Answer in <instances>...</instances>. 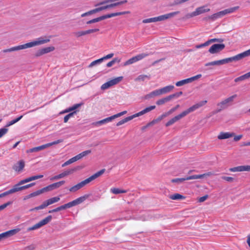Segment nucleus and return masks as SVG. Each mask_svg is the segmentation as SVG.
<instances>
[{
    "label": "nucleus",
    "instance_id": "nucleus-1",
    "mask_svg": "<svg viewBox=\"0 0 250 250\" xmlns=\"http://www.w3.org/2000/svg\"><path fill=\"white\" fill-rule=\"evenodd\" d=\"M51 36L48 37H41L37 39L36 41H34L31 42H27L24 44L18 45L17 46L12 47L9 49L3 50L2 51L3 53L10 52L12 51H18L21 49H24L27 48L32 47L35 46L43 44L48 42L50 41Z\"/></svg>",
    "mask_w": 250,
    "mask_h": 250
},
{
    "label": "nucleus",
    "instance_id": "nucleus-2",
    "mask_svg": "<svg viewBox=\"0 0 250 250\" xmlns=\"http://www.w3.org/2000/svg\"><path fill=\"white\" fill-rule=\"evenodd\" d=\"M207 103V101H202L199 103L196 104L191 106L187 110L184 111L180 114L175 116L168 121L165 125L167 127L174 124L175 122H177L182 118L187 116L188 114L193 112L195 110L198 109L199 107L203 106Z\"/></svg>",
    "mask_w": 250,
    "mask_h": 250
},
{
    "label": "nucleus",
    "instance_id": "nucleus-3",
    "mask_svg": "<svg viewBox=\"0 0 250 250\" xmlns=\"http://www.w3.org/2000/svg\"><path fill=\"white\" fill-rule=\"evenodd\" d=\"M239 8L238 6H235L233 7H231L228 9H225L223 11H221L217 13H216L212 15L208 16V17H205L203 19L204 21H208V20H210L211 21H214L217 19L222 18L224 16L234 12Z\"/></svg>",
    "mask_w": 250,
    "mask_h": 250
},
{
    "label": "nucleus",
    "instance_id": "nucleus-4",
    "mask_svg": "<svg viewBox=\"0 0 250 250\" xmlns=\"http://www.w3.org/2000/svg\"><path fill=\"white\" fill-rule=\"evenodd\" d=\"M179 11H175L167 14L161 15L158 17L146 19L143 20V23H146L164 21L179 14Z\"/></svg>",
    "mask_w": 250,
    "mask_h": 250
},
{
    "label": "nucleus",
    "instance_id": "nucleus-5",
    "mask_svg": "<svg viewBox=\"0 0 250 250\" xmlns=\"http://www.w3.org/2000/svg\"><path fill=\"white\" fill-rule=\"evenodd\" d=\"M209 11L210 9L207 8V6L204 5L200 6L197 8L195 11L186 14L183 19H189L193 17L199 15L201 14L209 12Z\"/></svg>",
    "mask_w": 250,
    "mask_h": 250
},
{
    "label": "nucleus",
    "instance_id": "nucleus-6",
    "mask_svg": "<svg viewBox=\"0 0 250 250\" xmlns=\"http://www.w3.org/2000/svg\"><path fill=\"white\" fill-rule=\"evenodd\" d=\"M237 97L236 94H234L226 99L222 101L221 102L217 104V106L220 107V109H218L215 113H218L221 111L222 109L227 108L229 104L232 103L234 99Z\"/></svg>",
    "mask_w": 250,
    "mask_h": 250
},
{
    "label": "nucleus",
    "instance_id": "nucleus-7",
    "mask_svg": "<svg viewBox=\"0 0 250 250\" xmlns=\"http://www.w3.org/2000/svg\"><path fill=\"white\" fill-rule=\"evenodd\" d=\"M123 79V77H118L114 79H112L104 83L101 87L102 90H105L109 88L111 86L115 85L120 82Z\"/></svg>",
    "mask_w": 250,
    "mask_h": 250
},
{
    "label": "nucleus",
    "instance_id": "nucleus-8",
    "mask_svg": "<svg viewBox=\"0 0 250 250\" xmlns=\"http://www.w3.org/2000/svg\"><path fill=\"white\" fill-rule=\"evenodd\" d=\"M80 167H74L73 168L69 169L67 170L64 171V172L56 175L54 177H51L50 179L51 181H55L58 180L61 178H62L66 176H67L70 174H72L74 171H76L77 170L80 169Z\"/></svg>",
    "mask_w": 250,
    "mask_h": 250
},
{
    "label": "nucleus",
    "instance_id": "nucleus-9",
    "mask_svg": "<svg viewBox=\"0 0 250 250\" xmlns=\"http://www.w3.org/2000/svg\"><path fill=\"white\" fill-rule=\"evenodd\" d=\"M148 55L149 54L147 53H142L137 55V56L133 57L132 58L129 59L127 61H126L124 63V65L125 66L136 62L148 56Z\"/></svg>",
    "mask_w": 250,
    "mask_h": 250
},
{
    "label": "nucleus",
    "instance_id": "nucleus-10",
    "mask_svg": "<svg viewBox=\"0 0 250 250\" xmlns=\"http://www.w3.org/2000/svg\"><path fill=\"white\" fill-rule=\"evenodd\" d=\"M225 45L223 43L214 44L209 49L208 52L211 54H216L223 50Z\"/></svg>",
    "mask_w": 250,
    "mask_h": 250
},
{
    "label": "nucleus",
    "instance_id": "nucleus-11",
    "mask_svg": "<svg viewBox=\"0 0 250 250\" xmlns=\"http://www.w3.org/2000/svg\"><path fill=\"white\" fill-rule=\"evenodd\" d=\"M65 183L64 181H61L57 183L51 184L46 187L43 188L45 192L52 190L60 188Z\"/></svg>",
    "mask_w": 250,
    "mask_h": 250
},
{
    "label": "nucleus",
    "instance_id": "nucleus-12",
    "mask_svg": "<svg viewBox=\"0 0 250 250\" xmlns=\"http://www.w3.org/2000/svg\"><path fill=\"white\" fill-rule=\"evenodd\" d=\"M89 196L90 194H85L83 196L79 197L76 199L69 202L71 207H72L83 203L84 201L87 199Z\"/></svg>",
    "mask_w": 250,
    "mask_h": 250
},
{
    "label": "nucleus",
    "instance_id": "nucleus-13",
    "mask_svg": "<svg viewBox=\"0 0 250 250\" xmlns=\"http://www.w3.org/2000/svg\"><path fill=\"white\" fill-rule=\"evenodd\" d=\"M100 30L99 28H94L91 29H88L85 31H78L74 33L75 35L77 37H80L82 36H84L87 34L93 33L94 32H98Z\"/></svg>",
    "mask_w": 250,
    "mask_h": 250
},
{
    "label": "nucleus",
    "instance_id": "nucleus-14",
    "mask_svg": "<svg viewBox=\"0 0 250 250\" xmlns=\"http://www.w3.org/2000/svg\"><path fill=\"white\" fill-rule=\"evenodd\" d=\"M20 230V229H15L3 232L1 234L3 238H7L15 235L18 232H19Z\"/></svg>",
    "mask_w": 250,
    "mask_h": 250
},
{
    "label": "nucleus",
    "instance_id": "nucleus-15",
    "mask_svg": "<svg viewBox=\"0 0 250 250\" xmlns=\"http://www.w3.org/2000/svg\"><path fill=\"white\" fill-rule=\"evenodd\" d=\"M43 177V175H34L32 176L31 177H28L27 178H25L24 179L21 180L20 181L21 184H25L26 183L31 182L33 180H36L40 178H42Z\"/></svg>",
    "mask_w": 250,
    "mask_h": 250
},
{
    "label": "nucleus",
    "instance_id": "nucleus-16",
    "mask_svg": "<svg viewBox=\"0 0 250 250\" xmlns=\"http://www.w3.org/2000/svg\"><path fill=\"white\" fill-rule=\"evenodd\" d=\"M156 108L155 105H151L149 107H147L143 110L141 111L140 112L137 113L136 114H134V115L135 116V118L137 117H139L140 116L143 115L146 113H148L151 110L154 109Z\"/></svg>",
    "mask_w": 250,
    "mask_h": 250
},
{
    "label": "nucleus",
    "instance_id": "nucleus-17",
    "mask_svg": "<svg viewBox=\"0 0 250 250\" xmlns=\"http://www.w3.org/2000/svg\"><path fill=\"white\" fill-rule=\"evenodd\" d=\"M113 120V117L111 116L110 117H107V118L103 119L102 120H100V121H97L96 122H94L92 124V125H95V126H100L102 125L106 124L108 122H110L112 121Z\"/></svg>",
    "mask_w": 250,
    "mask_h": 250
},
{
    "label": "nucleus",
    "instance_id": "nucleus-18",
    "mask_svg": "<svg viewBox=\"0 0 250 250\" xmlns=\"http://www.w3.org/2000/svg\"><path fill=\"white\" fill-rule=\"evenodd\" d=\"M24 166V162L23 160H21L13 166V169L16 171L20 172L23 169Z\"/></svg>",
    "mask_w": 250,
    "mask_h": 250
},
{
    "label": "nucleus",
    "instance_id": "nucleus-19",
    "mask_svg": "<svg viewBox=\"0 0 250 250\" xmlns=\"http://www.w3.org/2000/svg\"><path fill=\"white\" fill-rule=\"evenodd\" d=\"M234 135L235 133L233 132H221L218 136V139L219 140L226 139L234 136Z\"/></svg>",
    "mask_w": 250,
    "mask_h": 250
},
{
    "label": "nucleus",
    "instance_id": "nucleus-20",
    "mask_svg": "<svg viewBox=\"0 0 250 250\" xmlns=\"http://www.w3.org/2000/svg\"><path fill=\"white\" fill-rule=\"evenodd\" d=\"M197 177H194L193 175L187 176L185 178H175L171 180V182L172 183H181L186 180H189L194 179L195 178Z\"/></svg>",
    "mask_w": 250,
    "mask_h": 250
},
{
    "label": "nucleus",
    "instance_id": "nucleus-21",
    "mask_svg": "<svg viewBox=\"0 0 250 250\" xmlns=\"http://www.w3.org/2000/svg\"><path fill=\"white\" fill-rule=\"evenodd\" d=\"M250 56V49L235 56L236 62Z\"/></svg>",
    "mask_w": 250,
    "mask_h": 250
},
{
    "label": "nucleus",
    "instance_id": "nucleus-22",
    "mask_svg": "<svg viewBox=\"0 0 250 250\" xmlns=\"http://www.w3.org/2000/svg\"><path fill=\"white\" fill-rule=\"evenodd\" d=\"M135 118V116L133 115H131V116H128V117H127L125 118H124V119H122V120H121L120 121L118 122L117 124H116V125L117 126H119L121 125H122L124 124H125V123L132 120L133 118Z\"/></svg>",
    "mask_w": 250,
    "mask_h": 250
},
{
    "label": "nucleus",
    "instance_id": "nucleus-23",
    "mask_svg": "<svg viewBox=\"0 0 250 250\" xmlns=\"http://www.w3.org/2000/svg\"><path fill=\"white\" fill-rule=\"evenodd\" d=\"M174 87L173 85H170L166 86L165 87H164L160 89V91H161V94L162 95L165 94L169 92L174 88Z\"/></svg>",
    "mask_w": 250,
    "mask_h": 250
},
{
    "label": "nucleus",
    "instance_id": "nucleus-24",
    "mask_svg": "<svg viewBox=\"0 0 250 250\" xmlns=\"http://www.w3.org/2000/svg\"><path fill=\"white\" fill-rule=\"evenodd\" d=\"M23 184H21L20 181L17 184L15 185L12 188L10 189L11 193H13L22 190L21 186L20 187V186L22 185Z\"/></svg>",
    "mask_w": 250,
    "mask_h": 250
},
{
    "label": "nucleus",
    "instance_id": "nucleus-25",
    "mask_svg": "<svg viewBox=\"0 0 250 250\" xmlns=\"http://www.w3.org/2000/svg\"><path fill=\"white\" fill-rule=\"evenodd\" d=\"M110 192L114 194H118L120 193H125L127 192V190L121 189L118 188H110Z\"/></svg>",
    "mask_w": 250,
    "mask_h": 250
},
{
    "label": "nucleus",
    "instance_id": "nucleus-26",
    "mask_svg": "<svg viewBox=\"0 0 250 250\" xmlns=\"http://www.w3.org/2000/svg\"><path fill=\"white\" fill-rule=\"evenodd\" d=\"M127 2V0H124L121 1H118V2H117L115 3H111L110 4L106 5V7L107 9L113 8V7L123 4L124 3H125Z\"/></svg>",
    "mask_w": 250,
    "mask_h": 250
},
{
    "label": "nucleus",
    "instance_id": "nucleus-27",
    "mask_svg": "<svg viewBox=\"0 0 250 250\" xmlns=\"http://www.w3.org/2000/svg\"><path fill=\"white\" fill-rule=\"evenodd\" d=\"M150 75H140L136 78V81H144L145 80H150Z\"/></svg>",
    "mask_w": 250,
    "mask_h": 250
},
{
    "label": "nucleus",
    "instance_id": "nucleus-28",
    "mask_svg": "<svg viewBox=\"0 0 250 250\" xmlns=\"http://www.w3.org/2000/svg\"><path fill=\"white\" fill-rule=\"evenodd\" d=\"M170 199L172 200H182L185 199V197L179 193H175L173 195H171L169 196Z\"/></svg>",
    "mask_w": 250,
    "mask_h": 250
},
{
    "label": "nucleus",
    "instance_id": "nucleus-29",
    "mask_svg": "<svg viewBox=\"0 0 250 250\" xmlns=\"http://www.w3.org/2000/svg\"><path fill=\"white\" fill-rule=\"evenodd\" d=\"M183 94V92L182 91H180L178 92H176L175 93L171 94L168 96H167V98L168 99V101H170L173 99L174 98H177L179 97L181 95Z\"/></svg>",
    "mask_w": 250,
    "mask_h": 250
},
{
    "label": "nucleus",
    "instance_id": "nucleus-30",
    "mask_svg": "<svg viewBox=\"0 0 250 250\" xmlns=\"http://www.w3.org/2000/svg\"><path fill=\"white\" fill-rule=\"evenodd\" d=\"M52 219V217L51 215H48L44 219H42L41 221H40V223L41 224L42 226H43L44 225H45L47 224L48 223H49Z\"/></svg>",
    "mask_w": 250,
    "mask_h": 250
},
{
    "label": "nucleus",
    "instance_id": "nucleus-31",
    "mask_svg": "<svg viewBox=\"0 0 250 250\" xmlns=\"http://www.w3.org/2000/svg\"><path fill=\"white\" fill-rule=\"evenodd\" d=\"M60 200V198L59 197H54L47 200L46 201L48 203V205H50L58 202Z\"/></svg>",
    "mask_w": 250,
    "mask_h": 250
},
{
    "label": "nucleus",
    "instance_id": "nucleus-32",
    "mask_svg": "<svg viewBox=\"0 0 250 250\" xmlns=\"http://www.w3.org/2000/svg\"><path fill=\"white\" fill-rule=\"evenodd\" d=\"M105 171V169L104 168L92 175L91 177L93 178V180L101 176L104 173Z\"/></svg>",
    "mask_w": 250,
    "mask_h": 250
},
{
    "label": "nucleus",
    "instance_id": "nucleus-33",
    "mask_svg": "<svg viewBox=\"0 0 250 250\" xmlns=\"http://www.w3.org/2000/svg\"><path fill=\"white\" fill-rule=\"evenodd\" d=\"M189 83L188 79H184L176 83L175 85L177 86H181L185 84Z\"/></svg>",
    "mask_w": 250,
    "mask_h": 250
},
{
    "label": "nucleus",
    "instance_id": "nucleus-34",
    "mask_svg": "<svg viewBox=\"0 0 250 250\" xmlns=\"http://www.w3.org/2000/svg\"><path fill=\"white\" fill-rule=\"evenodd\" d=\"M45 192V191L44 190V188H42L41 189L38 190L35 192H33L31 193H30L31 197H35L36 196H38L41 194H42L43 193Z\"/></svg>",
    "mask_w": 250,
    "mask_h": 250
},
{
    "label": "nucleus",
    "instance_id": "nucleus-35",
    "mask_svg": "<svg viewBox=\"0 0 250 250\" xmlns=\"http://www.w3.org/2000/svg\"><path fill=\"white\" fill-rule=\"evenodd\" d=\"M168 102H169V101L168 100L167 97H166L162 98V99H159V100L157 101L156 104L158 105H162Z\"/></svg>",
    "mask_w": 250,
    "mask_h": 250
},
{
    "label": "nucleus",
    "instance_id": "nucleus-36",
    "mask_svg": "<svg viewBox=\"0 0 250 250\" xmlns=\"http://www.w3.org/2000/svg\"><path fill=\"white\" fill-rule=\"evenodd\" d=\"M76 114V111H74L71 113H69L64 117V123H67L68 120L72 117L74 114Z\"/></svg>",
    "mask_w": 250,
    "mask_h": 250
},
{
    "label": "nucleus",
    "instance_id": "nucleus-37",
    "mask_svg": "<svg viewBox=\"0 0 250 250\" xmlns=\"http://www.w3.org/2000/svg\"><path fill=\"white\" fill-rule=\"evenodd\" d=\"M247 79H249V77H248L247 73H246L245 74L242 75V76L235 79L234 81L235 82H238L240 81H242L245 80Z\"/></svg>",
    "mask_w": 250,
    "mask_h": 250
},
{
    "label": "nucleus",
    "instance_id": "nucleus-38",
    "mask_svg": "<svg viewBox=\"0 0 250 250\" xmlns=\"http://www.w3.org/2000/svg\"><path fill=\"white\" fill-rule=\"evenodd\" d=\"M71 208V205L70 204V203H68L67 204H64L62 206H61L59 207H58V211H61L62 210L65 209L66 208Z\"/></svg>",
    "mask_w": 250,
    "mask_h": 250
},
{
    "label": "nucleus",
    "instance_id": "nucleus-39",
    "mask_svg": "<svg viewBox=\"0 0 250 250\" xmlns=\"http://www.w3.org/2000/svg\"><path fill=\"white\" fill-rule=\"evenodd\" d=\"M42 50L43 51L44 54H45L54 51L55 50V47L54 46H49L47 47L42 48Z\"/></svg>",
    "mask_w": 250,
    "mask_h": 250
},
{
    "label": "nucleus",
    "instance_id": "nucleus-40",
    "mask_svg": "<svg viewBox=\"0 0 250 250\" xmlns=\"http://www.w3.org/2000/svg\"><path fill=\"white\" fill-rule=\"evenodd\" d=\"M42 227V226L41 224L39 222V223L33 225L32 227L29 228L28 229V230H33L38 229L41 228Z\"/></svg>",
    "mask_w": 250,
    "mask_h": 250
},
{
    "label": "nucleus",
    "instance_id": "nucleus-41",
    "mask_svg": "<svg viewBox=\"0 0 250 250\" xmlns=\"http://www.w3.org/2000/svg\"><path fill=\"white\" fill-rule=\"evenodd\" d=\"M130 13L129 11H124V12H116V13H113L110 14L111 17H113L117 16H120L125 15L126 14H129Z\"/></svg>",
    "mask_w": 250,
    "mask_h": 250
},
{
    "label": "nucleus",
    "instance_id": "nucleus-42",
    "mask_svg": "<svg viewBox=\"0 0 250 250\" xmlns=\"http://www.w3.org/2000/svg\"><path fill=\"white\" fill-rule=\"evenodd\" d=\"M103 61V59H99L92 62L88 66L89 67H92L93 66L102 62Z\"/></svg>",
    "mask_w": 250,
    "mask_h": 250
},
{
    "label": "nucleus",
    "instance_id": "nucleus-43",
    "mask_svg": "<svg viewBox=\"0 0 250 250\" xmlns=\"http://www.w3.org/2000/svg\"><path fill=\"white\" fill-rule=\"evenodd\" d=\"M211 175L210 172H208L206 173H204L203 174H199V175H194V177H197L196 178H195L194 179H202L204 178L206 176H209Z\"/></svg>",
    "mask_w": 250,
    "mask_h": 250
},
{
    "label": "nucleus",
    "instance_id": "nucleus-44",
    "mask_svg": "<svg viewBox=\"0 0 250 250\" xmlns=\"http://www.w3.org/2000/svg\"><path fill=\"white\" fill-rule=\"evenodd\" d=\"M80 189H81V188H80L79 184H77V185H76L73 186L72 187H71V188H70L69 190L70 192H74L77 191V190H78Z\"/></svg>",
    "mask_w": 250,
    "mask_h": 250
},
{
    "label": "nucleus",
    "instance_id": "nucleus-45",
    "mask_svg": "<svg viewBox=\"0 0 250 250\" xmlns=\"http://www.w3.org/2000/svg\"><path fill=\"white\" fill-rule=\"evenodd\" d=\"M101 21V19H100V17H98V18H95V19H93L92 20H91L90 21H87L86 23L87 24H92V23H95V22H99V21Z\"/></svg>",
    "mask_w": 250,
    "mask_h": 250
},
{
    "label": "nucleus",
    "instance_id": "nucleus-46",
    "mask_svg": "<svg viewBox=\"0 0 250 250\" xmlns=\"http://www.w3.org/2000/svg\"><path fill=\"white\" fill-rule=\"evenodd\" d=\"M179 106H180L179 104L176 105L175 107L170 109L168 111H167V112H166V114H167V116L170 115L173 112H174L176 110H177L179 107Z\"/></svg>",
    "mask_w": 250,
    "mask_h": 250
},
{
    "label": "nucleus",
    "instance_id": "nucleus-47",
    "mask_svg": "<svg viewBox=\"0 0 250 250\" xmlns=\"http://www.w3.org/2000/svg\"><path fill=\"white\" fill-rule=\"evenodd\" d=\"M168 116L167 115V114H166V113H164L163 114H162L161 116H159L157 118L155 119V121L156 122V123H158L159 122H160L161 120H162L164 118H165V117Z\"/></svg>",
    "mask_w": 250,
    "mask_h": 250
},
{
    "label": "nucleus",
    "instance_id": "nucleus-48",
    "mask_svg": "<svg viewBox=\"0 0 250 250\" xmlns=\"http://www.w3.org/2000/svg\"><path fill=\"white\" fill-rule=\"evenodd\" d=\"M229 171L231 172L242 171L241 166L230 168Z\"/></svg>",
    "mask_w": 250,
    "mask_h": 250
},
{
    "label": "nucleus",
    "instance_id": "nucleus-49",
    "mask_svg": "<svg viewBox=\"0 0 250 250\" xmlns=\"http://www.w3.org/2000/svg\"><path fill=\"white\" fill-rule=\"evenodd\" d=\"M8 129L7 128L3 127L0 129V138L3 136L4 134H5Z\"/></svg>",
    "mask_w": 250,
    "mask_h": 250
},
{
    "label": "nucleus",
    "instance_id": "nucleus-50",
    "mask_svg": "<svg viewBox=\"0 0 250 250\" xmlns=\"http://www.w3.org/2000/svg\"><path fill=\"white\" fill-rule=\"evenodd\" d=\"M83 104V103H81L79 104H75L73 105L72 107H70V110H72V111H73V110L76 109L77 108L80 107Z\"/></svg>",
    "mask_w": 250,
    "mask_h": 250
},
{
    "label": "nucleus",
    "instance_id": "nucleus-51",
    "mask_svg": "<svg viewBox=\"0 0 250 250\" xmlns=\"http://www.w3.org/2000/svg\"><path fill=\"white\" fill-rule=\"evenodd\" d=\"M44 54L43 53V51L42 48L38 50L35 54V56L36 57H40L42 55Z\"/></svg>",
    "mask_w": 250,
    "mask_h": 250
},
{
    "label": "nucleus",
    "instance_id": "nucleus-52",
    "mask_svg": "<svg viewBox=\"0 0 250 250\" xmlns=\"http://www.w3.org/2000/svg\"><path fill=\"white\" fill-rule=\"evenodd\" d=\"M222 179L229 182H232L234 180L233 177L227 176H222Z\"/></svg>",
    "mask_w": 250,
    "mask_h": 250
},
{
    "label": "nucleus",
    "instance_id": "nucleus-53",
    "mask_svg": "<svg viewBox=\"0 0 250 250\" xmlns=\"http://www.w3.org/2000/svg\"><path fill=\"white\" fill-rule=\"evenodd\" d=\"M35 184H36L35 183H32L27 184L26 185L21 186L22 189V190L26 189L27 188H29L30 187H32L35 186Z\"/></svg>",
    "mask_w": 250,
    "mask_h": 250
},
{
    "label": "nucleus",
    "instance_id": "nucleus-54",
    "mask_svg": "<svg viewBox=\"0 0 250 250\" xmlns=\"http://www.w3.org/2000/svg\"><path fill=\"white\" fill-rule=\"evenodd\" d=\"M219 65V62H218V60L207 63L205 64V66H209V65Z\"/></svg>",
    "mask_w": 250,
    "mask_h": 250
},
{
    "label": "nucleus",
    "instance_id": "nucleus-55",
    "mask_svg": "<svg viewBox=\"0 0 250 250\" xmlns=\"http://www.w3.org/2000/svg\"><path fill=\"white\" fill-rule=\"evenodd\" d=\"M72 158H71L70 159H69L68 161H66L65 163H64L62 165V167H64L68 165H70L73 163H74V161L73 160H72Z\"/></svg>",
    "mask_w": 250,
    "mask_h": 250
},
{
    "label": "nucleus",
    "instance_id": "nucleus-56",
    "mask_svg": "<svg viewBox=\"0 0 250 250\" xmlns=\"http://www.w3.org/2000/svg\"><path fill=\"white\" fill-rule=\"evenodd\" d=\"M62 142H63V140L62 139H59V140H58L57 141H54L53 142L49 143L48 144H49V146H51L59 144V143H62Z\"/></svg>",
    "mask_w": 250,
    "mask_h": 250
},
{
    "label": "nucleus",
    "instance_id": "nucleus-57",
    "mask_svg": "<svg viewBox=\"0 0 250 250\" xmlns=\"http://www.w3.org/2000/svg\"><path fill=\"white\" fill-rule=\"evenodd\" d=\"M152 92L154 97L158 96H160V95H162L160 89H156V90H154V91H153Z\"/></svg>",
    "mask_w": 250,
    "mask_h": 250
},
{
    "label": "nucleus",
    "instance_id": "nucleus-58",
    "mask_svg": "<svg viewBox=\"0 0 250 250\" xmlns=\"http://www.w3.org/2000/svg\"><path fill=\"white\" fill-rule=\"evenodd\" d=\"M242 171H250V166H241Z\"/></svg>",
    "mask_w": 250,
    "mask_h": 250
},
{
    "label": "nucleus",
    "instance_id": "nucleus-59",
    "mask_svg": "<svg viewBox=\"0 0 250 250\" xmlns=\"http://www.w3.org/2000/svg\"><path fill=\"white\" fill-rule=\"evenodd\" d=\"M226 59L227 63L231 62H236L235 56L230 57V58H226Z\"/></svg>",
    "mask_w": 250,
    "mask_h": 250
},
{
    "label": "nucleus",
    "instance_id": "nucleus-60",
    "mask_svg": "<svg viewBox=\"0 0 250 250\" xmlns=\"http://www.w3.org/2000/svg\"><path fill=\"white\" fill-rule=\"evenodd\" d=\"M154 97V95H153V94L152 93V92H151L150 93L146 95L144 97V98L145 99H151V98H152Z\"/></svg>",
    "mask_w": 250,
    "mask_h": 250
},
{
    "label": "nucleus",
    "instance_id": "nucleus-61",
    "mask_svg": "<svg viewBox=\"0 0 250 250\" xmlns=\"http://www.w3.org/2000/svg\"><path fill=\"white\" fill-rule=\"evenodd\" d=\"M40 151V150H39V147L37 146V147H33V148H32L29 149L28 150H27V152L32 153V152H37V151Z\"/></svg>",
    "mask_w": 250,
    "mask_h": 250
},
{
    "label": "nucleus",
    "instance_id": "nucleus-62",
    "mask_svg": "<svg viewBox=\"0 0 250 250\" xmlns=\"http://www.w3.org/2000/svg\"><path fill=\"white\" fill-rule=\"evenodd\" d=\"M211 41L212 42H222L224 41V39L222 38H213L211 39Z\"/></svg>",
    "mask_w": 250,
    "mask_h": 250
},
{
    "label": "nucleus",
    "instance_id": "nucleus-63",
    "mask_svg": "<svg viewBox=\"0 0 250 250\" xmlns=\"http://www.w3.org/2000/svg\"><path fill=\"white\" fill-rule=\"evenodd\" d=\"M100 17L101 21L104 20L107 18H111V16H110V14L103 15L102 16H100Z\"/></svg>",
    "mask_w": 250,
    "mask_h": 250
},
{
    "label": "nucleus",
    "instance_id": "nucleus-64",
    "mask_svg": "<svg viewBox=\"0 0 250 250\" xmlns=\"http://www.w3.org/2000/svg\"><path fill=\"white\" fill-rule=\"evenodd\" d=\"M93 180V178H92L91 176L90 177H89V178L86 179L85 180H83V181L84 182V183H85V185L88 183H89L90 182H91V181H92Z\"/></svg>",
    "mask_w": 250,
    "mask_h": 250
}]
</instances>
